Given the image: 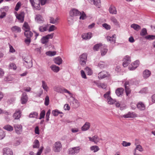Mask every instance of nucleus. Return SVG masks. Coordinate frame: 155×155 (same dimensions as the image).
Here are the masks:
<instances>
[{
	"mask_svg": "<svg viewBox=\"0 0 155 155\" xmlns=\"http://www.w3.org/2000/svg\"><path fill=\"white\" fill-rule=\"evenodd\" d=\"M85 70L88 75H91L93 73L91 69L89 67H87L85 68Z\"/></svg>",
	"mask_w": 155,
	"mask_h": 155,
	"instance_id": "6e6d98bb",
	"label": "nucleus"
},
{
	"mask_svg": "<svg viewBox=\"0 0 155 155\" xmlns=\"http://www.w3.org/2000/svg\"><path fill=\"white\" fill-rule=\"evenodd\" d=\"M39 147V141L38 140H35L34 142V144L33 146V148H38Z\"/></svg>",
	"mask_w": 155,
	"mask_h": 155,
	"instance_id": "a19ab883",
	"label": "nucleus"
},
{
	"mask_svg": "<svg viewBox=\"0 0 155 155\" xmlns=\"http://www.w3.org/2000/svg\"><path fill=\"white\" fill-rule=\"evenodd\" d=\"M147 33V32L146 29L145 28H143L142 29L140 32V35L141 36H143L146 35Z\"/></svg>",
	"mask_w": 155,
	"mask_h": 155,
	"instance_id": "603ef678",
	"label": "nucleus"
},
{
	"mask_svg": "<svg viewBox=\"0 0 155 155\" xmlns=\"http://www.w3.org/2000/svg\"><path fill=\"white\" fill-rule=\"evenodd\" d=\"M11 30L14 33H19L21 31V28L17 26H13L12 27Z\"/></svg>",
	"mask_w": 155,
	"mask_h": 155,
	"instance_id": "a211bd4d",
	"label": "nucleus"
},
{
	"mask_svg": "<svg viewBox=\"0 0 155 155\" xmlns=\"http://www.w3.org/2000/svg\"><path fill=\"white\" fill-rule=\"evenodd\" d=\"M107 40L109 41L110 43H115L116 41V35L115 34H114L111 37L108 36L107 37Z\"/></svg>",
	"mask_w": 155,
	"mask_h": 155,
	"instance_id": "aec40b11",
	"label": "nucleus"
},
{
	"mask_svg": "<svg viewBox=\"0 0 155 155\" xmlns=\"http://www.w3.org/2000/svg\"><path fill=\"white\" fill-rule=\"evenodd\" d=\"M24 35L27 38H31L33 35V33L30 31H25Z\"/></svg>",
	"mask_w": 155,
	"mask_h": 155,
	"instance_id": "e433bc0d",
	"label": "nucleus"
},
{
	"mask_svg": "<svg viewBox=\"0 0 155 155\" xmlns=\"http://www.w3.org/2000/svg\"><path fill=\"white\" fill-rule=\"evenodd\" d=\"M52 113L53 115L55 116H57L60 113H62L57 110H53Z\"/></svg>",
	"mask_w": 155,
	"mask_h": 155,
	"instance_id": "4d7b16f0",
	"label": "nucleus"
},
{
	"mask_svg": "<svg viewBox=\"0 0 155 155\" xmlns=\"http://www.w3.org/2000/svg\"><path fill=\"white\" fill-rule=\"evenodd\" d=\"M56 29L57 28L54 25H51L50 27L48 29V31L49 32L52 31Z\"/></svg>",
	"mask_w": 155,
	"mask_h": 155,
	"instance_id": "69168bd1",
	"label": "nucleus"
},
{
	"mask_svg": "<svg viewBox=\"0 0 155 155\" xmlns=\"http://www.w3.org/2000/svg\"><path fill=\"white\" fill-rule=\"evenodd\" d=\"M81 14V12L75 8L71 9L69 12V15L77 19L78 17Z\"/></svg>",
	"mask_w": 155,
	"mask_h": 155,
	"instance_id": "20e7f679",
	"label": "nucleus"
},
{
	"mask_svg": "<svg viewBox=\"0 0 155 155\" xmlns=\"http://www.w3.org/2000/svg\"><path fill=\"white\" fill-rule=\"evenodd\" d=\"M21 112L20 110H17L15 111L13 115V117L15 119H18L21 117Z\"/></svg>",
	"mask_w": 155,
	"mask_h": 155,
	"instance_id": "4be33fe9",
	"label": "nucleus"
},
{
	"mask_svg": "<svg viewBox=\"0 0 155 155\" xmlns=\"http://www.w3.org/2000/svg\"><path fill=\"white\" fill-rule=\"evenodd\" d=\"M59 18L58 17H56L55 18L52 17H50V22L53 24H58V22Z\"/></svg>",
	"mask_w": 155,
	"mask_h": 155,
	"instance_id": "c85d7f7f",
	"label": "nucleus"
},
{
	"mask_svg": "<svg viewBox=\"0 0 155 155\" xmlns=\"http://www.w3.org/2000/svg\"><path fill=\"white\" fill-rule=\"evenodd\" d=\"M92 34L91 32L83 34L82 35V38L85 40H88L90 39L92 37Z\"/></svg>",
	"mask_w": 155,
	"mask_h": 155,
	"instance_id": "412c9836",
	"label": "nucleus"
},
{
	"mask_svg": "<svg viewBox=\"0 0 155 155\" xmlns=\"http://www.w3.org/2000/svg\"><path fill=\"white\" fill-rule=\"evenodd\" d=\"M124 89L122 88H118L116 91V93L117 95L120 96L123 93Z\"/></svg>",
	"mask_w": 155,
	"mask_h": 155,
	"instance_id": "f704fd0d",
	"label": "nucleus"
},
{
	"mask_svg": "<svg viewBox=\"0 0 155 155\" xmlns=\"http://www.w3.org/2000/svg\"><path fill=\"white\" fill-rule=\"evenodd\" d=\"M15 132L18 134H21L22 131V127L21 125L15 124L14 125Z\"/></svg>",
	"mask_w": 155,
	"mask_h": 155,
	"instance_id": "6e6552de",
	"label": "nucleus"
},
{
	"mask_svg": "<svg viewBox=\"0 0 155 155\" xmlns=\"http://www.w3.org/2000/svg\"><path fill=\"white\" fill-rule=\"evenodd\" d=\"M101 54L102 56L104 55L108 51V49L107 48V46L105 45H103L101 46Z\"/></svg>",
	"mask_w": 155,
	"mask_h": 155,
	"instance_id": "6ab92c4d",
	"label": "nucleus"
},
{
	"mask_svg": "<svg viewBox=\"0 0 155 155\" xmlns=\"http://www.w3.org/2000/svg\"><path fill=\"white\" fill-rule=\"evenodd\" d=\"M137 107L139 110L141 111L144 110L145 109V106L143 103L140 101L137 104Z\"/></svg>",
	"mask_w": 155,
	"mask_h": 155,
	"instance_id": "2eb2a0df",
	"label": "nucleus"
},
{
	"mask_svg": "<svg viewBox=\"0 0 155 155\" xmlns=\"http://www.w3.org/2000/svg\"><path fill=\"white\" fill-rule=\"evenodd\" d=\"M49 97L48 96H46L45 98V104L46 106H48L49 105Z\"/></svg>",
	"mask_w": 155,
	"mask_h": 155,
	"instance_id": "052dcab7",
	"label": "nucleus"
},
{
	"mask_svg": "<svg viewBox=\"0 0 155 155\" xmlns=\"http://www.w3.org/2000/svg\"><path fill=\"white\" fill-rule=\"evenodd\" d=\"M3 128L9 131H12L13 129V127L9 125L5 126L3 127Z\"/></svg>",
	"mask_w": 155,
	"mask_h": 155,
	"instance_id": "58836bf2",
	"label": "nucleus"
},
{
	"mask_svg": "<svg viewBox=\"0 0 155 155\" xmlns=\"http://www.w3.org/2000/svg\"><path fill=\"white\" fill-rule=\"evenodd\" d=\"M29 1L34 9L38 10H40L41 7L39 4V2L37 3V1H35V2H34V0H29Z\"/></svg>",
	"mask_w": 155,
	"mask_h": 155,
	"instance_id": "0eeeda50",
	"label": "nucleus"
},
{
	"mask_svg": "<svg viewBox=\"0 0 155 155\" xmlns=\"http://www.w3.org/2000/svg\"><path fill=\"white\" fill-rule=\"evenodd\" d=\"M77 20L76 18H74L71 16L70 15L68 18V21L69 25H72L73 24L74 21H76Z\"/></svg>",
	"mask_w": 155,
	"mask_h": 155,
	"instance_id": "393cba45",
	"label": "nucleus"
},
{
	"mask_svg": "<svg viewBox=\"0 0 155 155\" xmlns=\"http://www.w3.org/2000/svg\"><path fill=\"white\" fill-rule=\"evenodd\" d=\"M102 26L107 30H110V26L106 23L103 24Z\"/></svg>",
	"mask_w": 155,
	"mask_h": 155,
	"instance_id": "774afa93",
	"label": "nucleus"
},
{
	"mask_svg": "<svg viewBox=\"0 0 155 155\" xmlns=\"http://www.w3.org/2000/svg\"><path fill=\"white\" fill-rule=\"evenodd\" d=\"M41 83V87L45 91L47 92L49 90V88L47 85V83L44 81H42Z\"/></svg>",
	"mask_w": 155,
	"mask_h": 155,
	"instance_id": "b1692460",
	"label": "nucleus"
},
{
	"mask_svg": "<svg viewBox=\"0 0 155 155\" xmlns=\"http://www.w3.org/2000/svg\"><path fill=\"white\" fill-rule=\"evenodd\" d=\"M139 61L136 60L132 64L129 66V69L130 70H133L136 69L139 66Z\"/></svg>",
	"mask_w": 155,
	"mask_h": 155,
	"instance_id": "9d476101",
	"label": "nucleus"
},
{
	"mask_svg": "<svg viewBox=\"0 0 155 155\" xmlns=\"http://www.w3.org/2000/svg\"><path fill=\"white\" fill-rule=\"evenodd\" d=\"M81 14L79 17V19L80 20H84L86 18V15L85 13L82 11L81 12Z\"/></svg>",
	"mask_w": 155,
	"mask_h": 155,
	"instance_id": "de8ad7c7",
	"label": "nucleus"
},
{
	"mask_svg": "<svg viewBox=\"0 0 155 155\" xmlns=\"http://www.w3.org/2000/svg\"><path fill=\"white\" fill-rule=\"evenodd\" d=\"M39 30L41 32L46 31L47 30V26L46 25L40 26L39 28Z\"/></svg>",
	"mask_w": 155,
	"mask_h": 155,
	"instance_id": "09e8293b",
	"label": "nucleus"
},
{
	"mask_svg": "<svg viewBox=\"0 0 155 155\" xmlns=\"http://www.w3.org/2000/svg\"><path fill=\"white\" fill-rule=\"evenodd\" d=\"M54 90L57 92L63 93L64 92L67 93L69 95H71L72 94L68 90L61 87L55 86L54 87Z\"/></svg>",
	"mask_w": 155,
	"mask_h": 155,
	"instance_id": "f03ea898",
	"label": "nucleus"
},
{
	"mask_svg": "<svg viewBox=\"0 0 155 155\" xmlns=\"http://www.w3.org/2000/svg\"><path fill=\"white\" fill-rule=\"evenodd\" d=\"M80 149L79 146L70 148L68 150L67 153L69 155H75L79 152Z\"/></svg>",
	"mask_w": 155,
	"mask_h": 155,
	"instance_id": "f257e3e1",
	"label": "nucleus"
},
{
	"mask_svg": "<svg viewBox=\"0 0 155 155\" xmlns=\"http://www.w3.org/2000/svg\"><path fill=\"white\" fill-rule=\"evenodd\" d=\"M135 150H136H136H137L140 152H142L143 150V148L140 145H137Z\"/></svg>",
	"mask_w": 155,
	"mask_h": 155,
	"instance_id": "0e129e2a",
	"label": "nucleus"
},
{
	"mask_svg": "<svg viewBox=\"0 0 155 155\" xmlns=\"http://www.w3.org/2000/svg\"><path fill=\"white\" fill-rule=\"evenodd\" d=\"M24 60L25 62L24 64L26 68H31L32 66V64L31 57H29L28 58H25Z\"/></svg>",
	"mask_w": 155,
	"mask_h": 155,
	"instance_id": "423d86ee",
	"label": "nucleus"
},
{
	"mask_svg": "<svg viewBox=\"0 0 155 155\" xmlns=\"http://www.w3.org/2000/svg\"><path fill=\"white\" fill-rule=\"evenodd\" d=\"M145 38L146 39L151 40L155 39V35H149L146 36L145 37Z\"/></svg>",
	"mask_w": 155,
	"mask_h": 155,
	"instance_id": "49530a36",
	"label": "nucleus"
},
{
	"mask_svg": "<svg viewBox=\"0 0 155 155\" xmlns=\"http://www.w3.org/2000/svg\"><path fill=\"white\" fill-rule=\"evenodd\" d=\"M109 11L112 14H116L117 13L116 9L114 6H110L109 9Z\"/></svg>",
	"mask_w": 155,
	"mask_h": 155,
	"instance_id": "72a5a7b5",
	"label": "nucleus"
},
{
	"mask_svg": "<svg viewBox=\"0 0 155 155\" xmlns=\"http://www.w3.org/2000/svg\"><path fill=\"white\" fill-rule=\"evenodd\" d=\"M38 116V113L36 112H31L29 115V117L30 118H37Z\"/></svg>",
	"mask_w": 155,
	"mask_h": 155,
	"instance_id": "ea45409f",
	"label": "nucleus"
},
{
	"mask_svg": "<svg viewBox=\"0 0 155 155\" xmlns=\"http://www.w3.org/2000/svg\"><path fill=\"white\" fill-rule=\"evenodd\" d=\"M21 3L20 2H18L16 5V6L15 8V10L16 11H18V10L19 9V8L21 7Z\"/></svg>",
	"mask_w": 155,
	"mask_h": 155,
	"instance_id": "864d4df0",
	"label": "nucleus"
},
{
	"mask_svg": "<svg viewBox=\"0 0 155 155\" xmlns=\"http://www.w3.org/2000/svg\"><path fill=\"white\" fill-rule=\"evenodd\" d=\"M8 67L9 69H13L15 70L17 69V67L15 64L14 63H10Z\"/></svg>",
	"mask_w": 155,
	"mask_h": 155,
	"instance_id": "79ce46f5",
	"label": "nucleus"
},
{
	"mask_svg": "<svg viewBox=\"0 0 155 155\" xmlns=\"http://www.w3.org/2000/svg\"><path fill=\"white\" fill-rule=\"evenodd\" d=\"M3 155H13L12 150L10 148H5L3 150Z\"/></svg>",
	"mask_w": 155,
	"mask_h": 155,
	"instance_id": "ddd939ff",
	"label": "nucleus"
},
{
	"mask_svg": "<svg viewBox=\"0 0 155 155\" xmlns=\"http://www.w3.org/2000/svg\"><path fill=\"white\" fill-rule=\"evenodd\" d=\"M103 45L100 43L97 44L94 46L93 48V50L95 51H97L99 48L101 49V46Z\"/></svg>",
	"mask_w": 155,
	"mask_h": 155,
	"instance_id": "37998d69",
	"label": "nucleus"
},
{
	"mask_svg": "<svg viewBox=\"0 0 155 155\" xmlns=\"http://www.w3.org/2000/svg\"><path fill=\"white\" fill-rule=\"evenodd\" d=\"M87 59V55L86 53H84L81 55L79 57V62L80 64L84 66L86 63Z\"/></svg>",
	"mask_w": 155,
	"mask_h": 155,
	"instance_id": "39448f33",
	"label": "nucleus"
},
{
	"mask_svg": "<svg viewBox=\"0 0 155 155\" xmlns=\"http://www.w3.org/2000/svg\"><path fill=\"white\" fill-rule=\"evenodd\" d=\"M90 126V123L89 122H86L82 127L81 130L83 131H86L89 128Z\"/></svg>",
	"mask_w": 155,
	"mask_h": 155,
	"instance_id": "cd10ccee",
	"label": "nucleus"
},
{
	"mask_svg": "<svg viewBox=\"0 0 155 155\" xmlns=\"http://www.w3.org/2000/svg\"><path fill=\"white\" fill-rule=\"evenodd\" d=\"M47 0H38L37 1V3H38V2H39V4H40V3L42 5H45L47 2Z\"/></svg>",
	"mask_w": 155,
	"mask_h": 155,
	"instance_id": "338daca9",
	"label": "nucleus"
},
{
	"mask_svg": "<svg viewBox=\"0 0 155 155\" xmlns=\"http://www.w3.org/2000/svg\"><path fill=\"white\" fill-rule=\"evenodd\" d=\"M45 115V111L44 110H42L40 114V117L39 118L40 119L44 118Z\"/></svg>",
	"mask_w": 155,
	"mask_h": 155,
	"instance_id": "680f3d73",
	"label": "nucleus"
},
{
	"mask_svg": "<svg viewBox=\"0 0 155 155\" xmlns=\"http://www.w3.org/2000/svg\"><path fill=\"white\" fill-rule=\"evenodd\" d=\"M23 29L25 31H30V27L28 24V23L25 22L24 23L23 25Z\"/></svg>",
	"mask_w": 155,
	"mask_h": 155,
	"instance_id": "c9c22d12",
	"label": "nucleus"
},
{
	"mask_svg": "<svg viewBox=\"0 0 155 155\" xmlns=\"http://www.w3.org/2000/svg\"><path fill=\"white\" fill-rule=\"evenodd\" d=\"M130 83L129 81H126L124 84L125 91L127 96L130 93L131 91L129 88Z\"/></svg>",
	"mask_w": 155,
	"mask_h": 155,
	"instance_id": "4468645a",
	"label": "nucleus"
},
{
	"mask_svg": "<svg viewBox=\"0 0 155 155\" xmlns=\"http://www.w3.org/2000/svg\"><path fill=\"white\" fill-rule=\"evenodd\" d=\"M131 60L130 57L128 55L126 56L124 59L123 65L124 67H126L128 66L130 63Z\"/></svg>",
	"mask_w": 155,
	"mask_h": 155,
	"instance_id": "1a4fd4ad",
	"label": "nucleus"
},
{
	"mask_svg": "<svg viewBox=\"0 0 155 155\" xmlns=\"http://www.w3.org/2000/svg\"><path fill=\"white\" fill-rule=\"evenodd\" d=\"M41 41L42 44H45L48 41V40L45 36L41 38Z\"/></svg>",
	"mask_w": 155,
	"mask_h": 155,
	"instance_id": "8fccbe9b",
	"label": "nucleus"
},
{
	"mask_svg": "<svg viewBox=\"0 0 155 155\" xmlns=\"http://www.w3.org/2000/svg\"><path fill=\"white\" fill-rule=\"evenodd\" d=\"M62 146L60 142H56L53 145V150L55 152H59L61 150Z\"/></svg>",
	"mask_w": 155,
	"mask_h": 155,
	"instance_id": "7ed1b4c3",
	"label": "nucleus"
},
{
	"mask_svg": "<svg viewBox=\"0 0 155 155\" xmlns=\"http://www.w3.org/2000/svg\"><path fill=\"white\" fill-rule=\"evenodd\" d=\"M111 21L116 26L119 25V22L117 21V19L114 16H112L110 18Z\"/></svg>",
	"mask_w": 155,
	"mask_h": 155,
	"instance_id": "7c9ffc66",
	"label": "nucleus"
},
{
	"mask_svg": "<svg viewBox=\"0 0 155 155\" xmlns=\"http://www.w3.org/2000/svg\"><path fill=\"white\" fill-rule=\"evenodd\" d=\"M98 67L101 68H102L106 66V63L104 62H101L98 64Z\"/></svg>",
	"mask_w": 155,
	"mask_h": 155,
	"instance_id": "5fc2aeb1",
	"label": "nucleus"
},
{
	"mask_svg": "<svg viewBox=\"0 0 155 155\" xmlns=\"http://www.w3.org/2000/svg\"><path fill=\"white\" fill-rule=\"evenodd\" d=\"M130 27L137 31H139L141 28L140 26L136 24H133L131 25Z\"/></svg>",
	"mask_w": 155,
	"mask_h": 155,
	"instance_id": "473e14b6",
	"label": "nucleus"
},
{
	"mask_svg": "<svg viewBox=\"0 0 155 155\" xmlns=\"http://www.w3.org/2000/svg\"><path fill=\"white\" fill-rule=\"evenodd\" d=\"M96 84L98 87L102 89H105L107 87V84L103 83H97Z\"/></svg>",
	"mask_w": 155,
	"mask_h": 155,
	"instance_id": "2f4dec72",
	"label": "nucleus"
},
{
	"mask_svg": "<svg viewBox=\"0 0 155 155\" xmlns=\"http://www.w3.org/2000/svg\"><path fill=\"white\" fill-rule=\"evenodd\" d=\"M56 52L55 51H49L46 52V54L49 56H53L56 55Z\"/></svg>",
	"mask_w": 155,
	"mask_h": 155,
	"instance_id": "a18cd8bd",
	"label": "nucleus"
},
{
	"mask_svg": "<svg viewBox=\"0 0 155 155\" xmlns=\"http://www.w3.org/2000/svg\"><path fill=\"white\" fill-rule=\"evenodd\" d=\"M109 74L107 72L103 71L100 72L98 74V77L100 79L108 77Z\"/></svg>",
	"mask_w": 155,
	"mask_h": 155,
	"instance_id": "f8f14e48",
	"label": "nucleus"
},
{
	"mask_svg": "<svg viewBox=\"0 0 155 155\" xmlns=\"http://www.w3.org/2000/svg\"><path fill=\"white\" fill-rule=\"evenodd\" d=\"M17 18L21 22H23L24 21V17L23 15L21 14H19L16 16Z\"/></svg>",
	"mask_w": 155,
	"mask_h": 155,
	"instance_id": "bf43d9fd",
	"label": "nucleus"
},
{
	"mask_svg": "<svg viewBox=\"0 0 155 155\" xmlns=\"http://www.w3.org/2000/svg\"><path fill=\"white\" fill-rule=\"evenodd\" d=\"M5 134L4 131L2 130H0V140L2 139L5 137Z\"/></svg>",
	"mask_w": 155,
	"mask_h": 155,
	"instance_id": "e2e57ef3",
	"label": "nucleus"
},
{
	"mask_svg": "<svg viewBox=\"0 0 155 155\" xmlns=\"http://www.w3.org/2000/svg\"><path fill=\"white\" fill-rule=\"evenodd\" d=\"M28 96L26 94L23 93L21 96V104H25L28 101Z\"/></svg>",
	"mask_w": 155,
	"mask_h": 155,
	"instance_id": "dca6fc26",
	"label": "nucleus"
},
{
	"mask_svg": "<svg viewBox=\"0 0 155 155\" xmlns=\"http://www.w3.org/2000/svg\"><path fill=\"white\" fill-rule=\"evenodd\" d=\"M35 20L36 21L40 24L43 23L44 21L43 18L39 15H36Z\"/></svg>",
	"mask_w": 155,
	"mask_h": 155,
	"instance_id": "f3484780",
	"label": "nucleus"
},
{
	"mask_svg": "<svg viewBox=\"0 0 155 155\" xmlns=\"http://www.w3.org/2000/svg\"><path fill=\"white\" fill-rule=\"evenodd\" d=\"M151 72L148 70L146 69L143 72V76L144 78L147 79L150 75Z\"/></svg>",
	"mask_w": 155,
	"mask_h": 155,
	"instance_id": "5701e85b",
	"label": "nucleus"
},
{
	"mask_svg": "<svg viewBox=\"0 0 155 155\" xmlns=\"http://www.w3.org/2000/svg\"><path fill=\"white\" fill-rule=\"evenodd\" d=\"M136 116V114L133 113H131L130 112H128L127 114L124 115H121L120 116V118H133Z\"/></svg>",
	"mask_w": 155,
	"mask_h": 155,
	"instance_id": "9b49d317",
	"label": "nucleus"
},
{
	"mask_svg": "<svg viewBox=\"0 0 155 155\" xmlns=\"http://www.w3.org/2000/svg\"><path fill=\"white\" fill-rule=\"evenodd\" d=\"M107 101L108 103L110 104H113L115 102V100L112 99L111 97H108L107 99Z\"/></svg>",
	"mask_w": 155,
	"mask_h": 155,
	"instance_id": "3c124183",
	"label": "nucleus"
},
{
	"mask_svg": "<svg viewBox=\"0 0 155 155\" xmlns=\"http://www.w3.org/2000/svg\"><path fill=\"white\" fill-rule=\"evenodd\" d=\"M51 70L54 72L57 73L60 70V68L59 67L53 64L50 66Z\"/></svg>",
	"mask_w": 155,
	"mask_h": 155,
	"instance_id": "c756f323",
	"label": "nucleus"
},
{
	"mask_svg": "<svg viewBox=\"0 0 155 155\" xmlns=\"http://www.w3.org/2000/svg\"><path fill=\"white\" fill-rule=\"evenodd\" d=\"M93 142L95 143H97L100 140V139L98 137V136L96 135H95L93 137Z\"/></svg>",
	"mask_w": 155,
	"mask_h": 155,
	"instance_id": "13d9d810",
	"label": "nucleus"
},
{
	"mask_svg": "<svg viewBox=\"0 0 155 155\" xmlns=\"http://www.w3.org/2000/svg\"><path fill=\"white\" fill-rule=\"evenodd\" d=\"M54 61L55 64L60 65L62 63V60L60 57L58 56L55 58L54 59Z\"/></svg>",
	"mask_w": 155,
	"mask_h": 155,
	"instance_id": "bb28decb",
	"label": "nucleus"
},
{
	"mask_svg": "<svg viewBox=\"0 0 155 155\" xmlns=\"http://www.w3.org/2000/svg\"><path fill=\"white\" fill-rule=\"evenodd\" d=\"M91 1L97 8H100L101 7V3L100 0H91Z\"/></svg>",
	"mask_w": 155,
	"mask_h": 155,
	"instance_id": "a878e982",
	"label": "nucleus"
},
{
	"mask_svg": "<svg viewBox=\"0 0 155 155\" xmlns=\"http://www.w3.org/2000/svg\"><path fill=\"white\" fill-rule=\"evenodd\" d=\"M90 149L92 151H93L94 152H96L98 151L100 149L98 146H93L90 147Z\"/></svg>",
	"mask_w": 155,
	"mask_h": 155,
	"instance_id": "c03bdc74",
	"label": "nucleus"
},
{
	"mask_svg": "<svg viewBox=\"0 0 155 155\" xmlns=\"http://www.w3.org/2000/svg\"><path fill=\"white\" fill-rule=\"evenodd\" d=\"M79 106V103L78 101L76 99H74L72 101V106L74 108H77Z\"/></svg>",
	"mask_w": 155,
	"mask_h": 155,
	"instance_id": "4c0bfd02",
	"label": "nucleus"
}]
</instances>
